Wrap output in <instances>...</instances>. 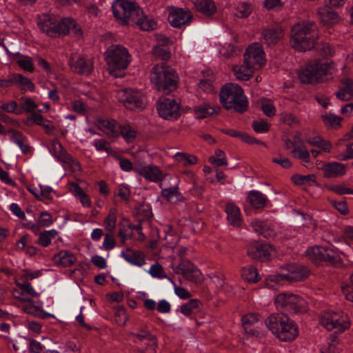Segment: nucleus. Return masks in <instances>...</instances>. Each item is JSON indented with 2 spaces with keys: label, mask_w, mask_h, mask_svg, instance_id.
Returning a JSON list of instances; mask_svg holds the SVG:
<instances>
[{
  "label": "nucleus",
  "mask_w": 353,
  "mask_h": 353,
  "mask_svg": "<svg viewBox=\"0 0 353 353\" xmlns=\"http://www.w3.org/2000/svg\"><path fill=\"white\" fill-rule=\"evenodd\" d=\"M16 63L25 71L32 72L34 70L32 59L30 57L19 55L17 58Z\"/></svg>",
  "instance_id": "obj_49"
},
{
  "label": "nucleus",
  "mask_w": 353,
  "mask_h": 353,
  "mask_svg": "<svg viewBox=\"0 0 353 353\" xmlns=\"http://www.w3.org/2000/svg\"><path fill=\"white\" fill-rule=\"evenodd\" d=\"M178 77L171 68L165 65L154 66L150 73V81L164 94H169L176 88Z\"/></svg>",
  "instance_id": "obj_4"
},
{
  "label": "nucleus",
  "mask_w": 353,
  "mask_h": 353,
  "mask_svg": "<svg viewBox=\"0 0 353 353\" xmlns=\"http://www.w3.org/2000/svg\"><path fill=\"white\" fill-rule=\"evenodd\" d=\"M179 272L183 276L194 283H199L203 280V274L201 271L192 263L189 261H185L179 264Z\"/></svg>",
  "instance_id": "obj_22"
},
{
  "label": "nucleus",
  "mask_w": 353,
  "mask_h": 353,
  "mask_svg": "<svg viewBox=\"0 0 353 353\" xmlns=\"http://www.w3.org/2000/svg\"><path fill=\"white\" fill-rule=\"evenodd\" d=\"M175 160L181 163L183 166H188L195 164L197 162V158L193 155H189L183 152H177L174 156Z\"/></svg>",
  "instance_id": "obj_51"
},
{
  "label": "nucleus",
  "mask_w": 353,
  "mask_h": 353,
  "mask_svg": "<svg viewBox=\"0 0 353 353\" xmlns=\"http://www.w3.org/2000/svg\"><path fill=\"white\" fill-rule=\"evenodd\" d=\"M332 68V65L327 62L310 61L299 70L298 77L303 83H317L331 73Z\"/></svg>",
  "instance_id": "obj_7"
},
{
  "label": "nucleus",
  "mask_w": 353,
  "mask_h": 353,
  "mask_svg": "<svg viewBox=\"0 0 353 353\" xmlns=\"http://www.w3.org/2000/svg\"><path fill=\"white\" fill-rule=\"evenodd\" d=\"M317 15L321 23L327 28L336 26L341 20L338 12L329 6L319 8L317 10Z\"/></svg>",
  "instance_id": "obj_20"
},
{
  "label": "nucleus",
  "mask_w": 353,
  "mask_h": 353,
  "mask_svg": "<svg viewBox=\"0 0 353 353\" xmlns=\"http://www.w3.org/2000/svg\"><path fill=\"white\" fill-rule=\"evenodd\" d=\"M15 84L19 85L23 90H28L31 92L34 90V85L32 81L19 74H14Z\"/></svg>",
  "instance_id": "obj_50"
},
{
  "label": "nucleus",
  "mask_w": 353,
  "mask_h": 353,
  "mask_svg": "<svg viewBox=\"0 0 353 353\" xmlns=\"http://www.w3.org/2000/svg\"><path fill=\"white\" fill-rule=\"evenodd\" d=\"M13 296L15 299L26 303V304L21 307V310L25 313L43 319L47 316V314L43 310L41 305H37L30 299L23 297V293H21L20 296H18L14 293Z\"/></svg>",
  "instance_id": "obj_24"
},
{
  "label": "nucleus",
  "mask_w": 353,
  "mask_h": 353,
  "mask_svg": "<svg viewBox=\"0 0 353 353\" xmlns=\"http://www.w3.org/2000/svg\"><path fill=\"white\" fill-rule=\"evenodd\" d=\"M319 34L315 23H297L291 30V46L300 52L311 50L317 40Z\"/></svg>",
  "instance_id": "obj_1"
},
{
  "label": "nucleus",
  "mask_w": 353,
  "mask_h": 353,
  "mask_svg": "<svg viewBox=\"0 0 353 353\" xmlns=\"http://www.w3.org/2000/svg\"><path fill=\"white\" fill-rule=\"evenodd\" d=\"M192 19V13L189 10L182 8L172 9L168 16L170 23L174 28H181L183 26L190 24Z\"/></svg>",
  "instance_id": "obj_21"
},
{
  "label": "nucleus",
  "mask_w": 353,
  "mask_h": 353,
  "mask_svg": "<svg viewBox=\"0 0 353 353\" xmlns=\"http://www.w3.org/2000/svg\"><path fill=\"white\" fill-rule=\"evenodd\" d=\"M341 101H349L353 98V81L350 79L341 80V85L336 94Z\"/></svg>",
  "instance_id": "obj_30"
},
{
  "label": "nucleus",
  "mask_w": 353,
  "mask_h": 353,
  "mask_svg": "<svg viewBox=\"0 0 353 353\" xmlns=\"http://www.w3.org/2000/svg\"><path fill=\"white\" fill-rule=\"evenodd\" d=\"M274 304L277 310L290 314L303 313L307 310L306 301L298 295L292 293H281L274 299Z\"/></svg>",
  "instance_id": "obj_9"
},
{
  "label": "nucleus",
  "mask_w": 353,
  "mask_h": 353,
  "mask_svg": "<svg viewBox=\"0 0 353 353\" xmlns=\"http://www.w3.org/2000/svg\"><path fill=\"white\" fill-rule=\"evenodd\" d=\"M259 321V315L250 313L242 318V323L246 333L250 335H255L256 331L251 327V325Z\"/></svg>",
  "instance_id": "obj_41"
},
{
  "label": "nucleus",
  "mask_w": 353,
  "mask_h": 353,
  "mask_svg": "<svg viewBox=\"0 0 353 353\" xmlns=\"http://www.w3.org/2000/svg\"><path fill=\"white\" fill-rule=\"evenodd\" d=\"M252 125L254 130L257 133H264L269 130L268 123L263 120L255 121L252 123Z\"/></svg>",
  "instance_id": "obj_64"
},
{
  "label": "nucleus",
  "mask_w": 353,
  "mask_h": 353,
  "mask_svg": "<svg viewBox=\"0 0 353 353\" xmlns=\"http://www.w3.org/2000/svg\"><path fill=\"white\" fill-rule=\"evenodd\" d=\"M225 212L230 223L234 226H239L242 222L240 209L238 206L228 203L225 206Z\"/></svg>",
  "instance_id": "obj_34"
},
{
  "label": "nucleus",
  "mask_w": 353,
  "mask_h": 353,
  "mask_svg": "<svg viewBox=\"0 0 353 353\" xmlns=\"http://www.w3.org/2000/svg\"><path fill=\"white\" fill-rule=\"evenodd\" d=\"M179 104L172 99L163 98L157 105L159 114L167 120H176L180 114Z\"/></svg>",
  "instance_id": "obj_16"
},
{
  "label": "nucleus",
  "mask_w": 353,
  "mask_h": 353,
  "mask_svg": "<svg viewBox=\"0 0 353 353\" xmlns=\"http://www.w3.org/2000/svg\"><path fill=\"white\" fill-rule=\"evenodd\" d=\"M109 73L114 77H121V70L127 68L130 63V54L124 47L119 45L110 46L104 54Z\"/></svg>",
  "instance_id": "obj_5"
},
{
  "label": "nucleus",
  "mask_w": 353,
  "mask_h": 353,
  "mask_svg": "<svg viewBox=\"0 0 353 353\" xmlns=\"http://www.w3.org/2000/svg\"><path fill=\"white\" fill-rule=\"evenodd\" d=\"M252 225L255 232L263 235L265 238L272 237L276 234L274 230L268 222L256 220L253 221Z\"/></svg>",
  "instance_id": "obj_36"
},
{
  "label": "nucleus",
  "mask_w": 353,
  "mask_h": 353,
  "mask_svg": "<svg viewBox=\"0 0 353 353\" xmlns=\"http://www.w3.org/2000/svg\"><path fill=\"white\" fill-rule=\"evenodd\" d=\"M65 28L67 30L65 33H63V36H65L69 33L73 35L77 39H79L82 37L83 32L81 28L76 23L75 21L70 18H65Z\"/></svg>",
  "instance_id": "obj_40"
},
{
  "label": "nucleus",
  "mask_w": 353,
  "mask_h": 353,
  "mask_svg": "<svg viewBox=\"0 0 353 353\" xmlns=\"http://www.w3.org/2000/svg\"><path fill=\"white\" fill-rule=\"evenodd\" d=\"M134 24L137 25L144 31L153 30L157 27V21L153 18L146 16L142 10L141 14L136 18Z\"/></svg>",
  "instance_id": "obj_35"
},
{
  "label": "nucleus",
  "mask_w": 353,
  "mask_h": 353,
  "mask_svg": "<svg viewBox=\"0 0 353 353\" xmlns=\"http://www.w3.org/2000/svg\"><path fill=\"white\" fill-rule=\"evenodd\" d=\"M58 235L57 230L52 229L41 232L38 239V243L43 247L48 246L53 239Z\"/></svg>",
  "instance_id": "obj_48"
},
{
  "label": "nucleus",
  "mask_w": 353,
  "mask_h": 353,
  "mask_svg": "<svg viewBox=\"0 0 353 353\" xmlns=\"http://www.w3.org/2000/svg\"><path fill=\"white\" fill-rule=\"evenodd\" d=\"M325 125L327 127L336 128L340 125L342 118L334 114L329 113L322 116Z\"/></svg>",
  "instance_id": "obj_54"
},
{
  "label": "nucleus",
  "mask_w": 353,
  "mask_h": 353,
  "mask_svg": "<svg viewBox=\"0 0 353 353\" xmlns=\"http://www.w3.org/2000/svg\"><path fill=\"white\" fill-rule=\"evenodd\" d=\"M112 10L117 22L123 26L133 25L136 18L141 14V8L132 0H114Z\"/></svg>",
  "instance_id": "obj_6"
},
{
  "label": "nucleus",
  "mask_w": 353,
  "mask_h": 353,
  "mask_svg": "<svg viewBox=\"0 0 353 353\" xmlns=\"http://www.w3.org/2000/svg\"><path fill=\"white\" fill-rule=\"evenodd\" d=\"M16 284L19 289L32 297L39 296V294L35 291L30 283L28 281L19 282V281H16Z\"/></svg>",
  "instance_id": "obj_60"
},
{
  "label": "nucleus",
  "mask_w": 353,
  "mask_h": 353,
  "mask_svg": "<svg viewBox=\"0 0 353 353\" xmlns=\"http://www.w3.org/2000/svg\"><path fill=\"white\" fill-rule=\"evenodd\" d=\"M121 256L133 265L141 267L146 263L145 254L139 250L127 249L121 252Z\"/></svg>",
  "instance_id": "obj_25"
},
{
  "label": "nucleus",
  "mask_w": 353,
  "mask_h": 353,
  "mask_svg": "<svg viewBox=\"0 0 353 353\" xmlns=\"http://www.w3.org/2000/svg\"><path fill=\"white\" fill-rule=\"evenodd\" d=\"M20 108H22V113L25 111L27 112H33L36 110L38 105L30 98L21 97L20 99Z\"/></svg>",
  "instance_id": "obj_56"
},
{
  "label": "nucleus",
  "mask_w": 353,
  "mask_h": 353,
  "mask_svg": "<svg viewBox=\"0 0 353 353\" xmlns=\"http://www.w3.org/2000/svg\"><path fill=\"white\" fill-rule=\"evenodd\" d=\"M306 254L312 260L327 261L333 264L340 260V252L334 248L312 246L306 250Z\"/></svg>",
  "instance_id": "obj_12"
},
{
  "label": "nucleus",
  "mask_w": 353,
  "mask_h": 353,
  "mask_svg": "<svg viewBox=\"0 0 353 353\" xmlns=\"http://www.w3.org/2000/svg\"><path fill=\"white\" fill-rule=\"evenodd\" d=\"M281 276L289 281H299L305 279L308 276L306 268L299 264H288L282 268Z\"/></svg>",
  "instance_id": "obj_17"
},
{
  "label": "nucleus",
  "mask_w": 353,
  "mask_h": 353,
  "mask_svg": "<svg viewBox=\"0 0 353 353\" xmlns=\"http://www.w3.org/2000/svg\"><path fill=\"white\" fill-rule=\"evenodd\" d=\"M209 162L217 167L227 165L226 154L223 150L217 149L215 150L214 154L209 158Z\"/></svg>",
  "instance_id": "obj_47"
},
{
  "label": "nucleus",
  "mask_w": 353,
  "mask_h": 353,
  "mask_svg": "<svg viewBox=\"0 0 353 353\" xmlns=\"http://www.w3.org/2000/svg\"><path fill=\"white\" fill-rule=\"evenodd\" d=\"M264 41L268 45H274L283 37V31L280 27L265 29L262 32Z\"/></svg>",
  "instance_id": "obj_27"
},
{
  "label": "nucleus",
  "mask_w": 353,
  "mask_h": 353,
  "mask_svg": "<svg viewBox=\"0 0 353 353\" xmlns=\"http://www.w3.org/2000/svg\"><path fill=\"white\" fill-rule=\"evenodd\" d=\"M201 302L198 299H191L188 303L181 305L180 310L185 316H190L201 308Z\"/></svg>",
  "instance_id": "obj_44"
},
{
  "label": "nucleus",
  "mask_w": 353,
  "mask_h": 353,
  "mask_svg": "<svg viewBox=\"0 0 353 353\" xmlns=\"http://www.w3.org/2000/svg\"><path fill=\"white\" fill-rule=\"evenodd\" d=\"M255 70L256 69L254 67H252L250 64L246 63L245 61H244L243 64L235 65L233 68V72L236 78L241 81H248L252 77Z\"/></svg>",
  "instance_id": "obj_29"
},
{
  "label": "nucleus",
  "mask_w": 353,
  "mask_h": 353,
  "mask_svg": "<svg viewBox=\"0 0 353 353\" xmlns=\"http://www.w3.org/2000/svg\"><path fill=\"white\" fill-rule=\"evenodd\" d=\"M119 134H121L127 142L130 143L134 140L137 132L131 126L125 125L119 126Z\"/></svg>",
  "instance_id": "obj_53"
},
{
  "label": "nucleus",
  "mask_w": 353,
  "mask_h": 353,
  "mask_svg": "<svg viewBox=\"0 0 353 353\" xmlns=\"http://www.w3.org/2000/svg\"><path fill=\"white\" fill-rule=\"evenodd\" d=\"M117 98L130 110H143L146 105L144 95L137 90L126 88L121 89L117 92Z\"/></svg>",
  "instance_id": "obj_11"
},
{
  "label": "nucleus",
  "mask_w": 353,
  "mask_h": 353,
  "mask_svg": "<svg viewBox=\"0 0 353 353\" xmlns=\"http://www.w3.org/2000/svg\"><path fill=\"white\" fill-rule=\"evenodd\" d=\"M241 276L248 282L255 283L260 279L256 268L252 265L244 267L241 270Z\"/></svg>",
  "instance_id": "obj_45"
},
{
  "label": "nucleus",
  "mask_w": 353,
  "mask_h": 353,
  "mask_svg": "<svg viewBox=\"0 0 353 353\" xmlns=\"http://www.w3.org/2000/svg\"><path fill=\"white\" fill-rule=\"evenodd\" d=\"M117 223V210L114 208L110 210L107 217L104 220L105 229L107 231L112 232Z\"/></svg>",
  "instance_id": "obj_52"
},
{
  "label": "nucleus",
  "mask_w": 353,
  "mask_h": 353,
  "mask_svg": "<svg viewBox=\"0 0 353 353\" xmlns=\"http://www.w3.org/2000/svg\"><path fill=\"white\" fill-rule=\"evenodd\" d=\"M291 153L294 157L301 160L304 163L310 162V152L303 145V143L294 146Z\"/></svg>",
  "instance_id": "obj_43"
},
{
  "label": "nucleus",
  "mask_w": 353,
  "mask_h": 353,
  "mask_svg": "<svg viewBox=\"0 0 353 353\" xmlns=\"http://www.w3.org/2000/svg\"><path fill=\"white\" fill-rule=\"evenodd\" d=\"M134 336L137 337L140 341H142L143 339L148 340L150 342V343L148 344V345L152 347L154 351L155 352L156 347L157 346V342L154 336L145 330H141V332L137 334H134Z\"/></svg>",
  "instance_id": "obj_58"
},
{
  "label": "nucleus",
  "mask_w": 353,
  "mask_h": 353,
  "mask_svg": "<svg viewBox=\"0 0 353 353\" xmlns=\"http://www.w3.org/2000/svg\"><path fill=\"white\" fill-rule=\"evenodd\" d=\"M321 325L327 330L342 333L350 328L351 321L347 314L343 311H325L320 320Z\"/></svg>",
  "instance_id": "obj_8"
},
{
  "label": "nucleus",
  "mask_w": 353,
  "mask_h": 353,
  "mask_svg": "<svg viewBox=\"0 0 353 353\" xmlns=\"http://www.w3.org/2000/svg\"><path fill=\"white\" fill-rule=\"evenodd\" d=\"M252 12L250 4L242 2L236 7V15L239 18L248 17Z\"/></svg>",
  "instance_id": "obj_61"
},
{
  "label": "nucleus",
  "mask_w": 353,
  "mask_h": 353,
  "mask_svg": "<svg viewBox=\"0 0 353 353\" xmlns=\"http://www.w3.org/2000/svg\"><path fill=\"white\" fill-rule=\"evenodd\" d=\"M169 179L174 181V184L170 187H167L165 183H162L161 187L162 188L163 196L170 202H175L179 199L180 196L178 190V181L176 178L172 176H168Z\"/></svg>",
  "instance_id": "obj_28"
},
{
  "label": "nucleus",
  "mask_w": 353,
  "mask_h": 353,
  "mask_svg": "<svg viewBox=\"0 0 353 353\" xmlns=\"http://www.w3.org/2000/svg\"><path fill=\"white\" fill-rule=\"evenodd\" d=\"M95 125L109 137L119 136V125L115 120L107 118L97 117L94 121Z\"/></svg>",
  "instance_id": "obj_23"
},
{
  "label": "nucleus",
  "mask_w": 353,
  "mask_h": 353,
  "mask_svg": "<svg viewBox=\"0 0 353 353\" xmlns=\"http://www.w3.org/2000/svg\"><path fill=\"white\" fill-rule=\"evenodd\" d=\"M148 273L153 278H158L161 279L168 278L162 265L159 263H155L152 265L150 270L148 271Z\"/></svg>",
  "instance_id": "obj_55"
},
{
  "label": "nucleus",
  "mask_w": 353,
  "mask_h": 353,
  "mask_svg": "<svg viewBox=\"0 0 353 353\" xmlns=\"http://www.w3.org/2000/svg\"><path fill=\"white\" fill-rule=\"evenodd\" d=\"M196 10L203 14L210 17L216 11V7L213 0H194Z\"/></svg>",
  "instance_id": "obj_31"
},
{
  "label": "nucleus",
  "mask_w": 353,
  "mask_h": 353,
  "mask_svg": "<svg viewBox=\"0 0 353 353\" xmlns=\"http://www.w3.org/2000/svg\"><path fill=\"white\" fill-rule=\"evenodd\" d=\"M220 101L227 110L243 112L248 108V100L243 89L237 84L227 83L220 91Z\"/></svg>",
  "instance_id": "obj_3"
},
{
  "label": "nucleus",
  "mask_w": 353,
  "mask_h": 353,
  "mask_svg": "<svg viewBox=\"0 0 353 353\" xmlns=\"http://www.w3.org/2000/svg\"><path fill=\"white\" fill-rule=\"evenodd\" d=\"M69 190L77 198L83 207L89 208L91 205L90 196L83 190V189L76 183L72 182L68 185Z\"/></svg>",
  "instance_id": "obj_32"
},
{
  "label": "nucleus",
  "mask_w": 353,
  "mask_h": 353,
  "mask_svg": "<svg viewBox=\"0 0 353 353\" xmlns=\"http://www.w3.org/2000/svg\"><path fill=\"white\" fill-rule=\"evenodd\" d=\"M248 201L254 208H262L265 207L267 198L261 192L252 190L249 192Z\"/></svg>",
  "instance_id": "obj_38"
},
{
  "label": "nucleus",
  "mask_w": 353,
  "mask_h": 353,
  "mask_svg": "<svg viewBox=\"0 0 353 353\" xmlns=\"http://www.w3.org/2000/svg\"><path fill=\"white\" fill-rule=\"evenodd\" d=\"M284 280L281 274L269 276L265 282V285L269 289L276 290L280 286V282Z\"/></svg>",
  "instance_id": "obj_59"
},
{
  "label": "nucleus",
  "mask_w": 353,
  "mask_h": 353,
  "mask_svg": "<svg viewBox=\"0 0 353 353\" xmlns=\"http://www.w3.org/2000/svg\"><path fill=\"white\" fill-rule=\"evenodd\" d=\"M194 114L196 118L203 119L216 112L214 107L208 103H203L196 105L194 108Z\"/></svg>",
  "instance_id": "obj_42"
},
{
  "label": "nucleus",
  "mask_w": 353,
  "mask_h": 353,
  "mask_svg": "<svg viewBox=\"0 0 353 353\" xmlns=\"http://www.w3.org/2000/svg\"><path fill=\"white\" fill-rule=\"evenodd\" d=\"M76 260L77 259L74 254L66 250L59 251L53 258L54 263L56 265L63 267H70L72 265Z\"/></svg>",
  "instance_id": "obj_26"
},
{
  "label": "nucleus",
  "mask_w": 353,
  "mask_h": 353,
  "mask_svg": "<svg viewBox=\"0 0 353 353\" xmlns=\"http://www.w3.org/2000/svg\"><path fill=\"white\" fill-rule=\"evenodd\" d=\"M70 65L72 71L85 76L90 74L94 68L91 59L77 54L70 57Z\"/></svg>",
  "instance_id": "obj_18"
},
{
  "label": "nucleus",
  "mask_w": 353,
  "mask_h": 353,
  "mask_svg": "<svg viewBox=\"0 0 353 353\" xmlns=\"http://www.w3.org/2000/svg\"><path fill=\"white\" fill-rule=\"evenodd\" d=\"M116 194L124 201H128L130 196L129 186L125 184L120 185L117 189Z\"/></svg>",
  "instance_id": "obj_63"
},
{
  "label": "nucleus",
  "mask_w": 353,
  "mask_h": 353,
  "mask_svg": "<svg viewBox=\"0 0 353 353\" xmlns=\"http://www.w3.org/2000/svg\"><path fill=\"white\" fill-rule=\"evenodd\" d=\"M65 23V19L59 21L57 17L46 14L39 18L37 24L43 32L51 37H58L66 32Z\"/></svg>",
  "instance_id": "obj_10"
},
{
  "label": "nucleus",
  "mask_w": 353,
  "mask_h": 353,
  "mask_svg": "<svg viewBox=\"0 0 353 353\" xmlns=\"http://www.w3.org/2000/svg\"><path fill=\"white\" fill-rule=\"evenodd\" d=\"M261 110L268 117H272L276 113V109L272 101L268 99L261 101Z\"/></svg>",
  "instance_id": "obj_62"
},
{
  "label": "nucleus",
  "mask_w": 353,
  "mask_h": 353,
  "mask_svg": "<svg viewBox=\"0 0 353 353\" xmlns=\"http://www.w3.org/2000/svg\"><path fill=\"white\" fill-rule=\"evenodd\" d=\"M265 323L272 333L281 341H292L299 334L296 323L283 314H272L266 319Z\"/></svg>",
  "instance_id": "obj_2"
},
{
  "label": "nucleus",
  "mask_w": 353,
  "mask_h": 353,
  "mask_svg": "<svg viewBox=\"0 0 353 353\" xmlns=\"http://www.w3.org/2000/svg\"><path fill=\"white\" fill-rule=\"evenodd\" d=\"M244 61L256 70L261 68L266 62L262 46L258 43L249 46L244 54Z\"/></svg>",
  "instance_id": "obj_14"
},
{
  "label": "nucleus",
  "mask_w": 353,
  "mask_h": 353,
  "mask_svg": "<svg viewBox=\"0 0 353 353\" xmlns=\"http://www.w3.org/2000/svg\"><path fill=\"white\" fill-rule=\"evenodd\" d=\"M50 152L55 158L65 163L73 172H78L81 170L79 163L63 149L62 145L58 141L54 140L52 142Z\"/></svg>",
  "instance_id": "obj_13"
},
{
  "label": "nucleus",
  "mask_w": 353,
  "mask_h": 353,
  "mask_svg": "<svg viewBox=\"0 0 353 353\" xmlns=\"http://www.w3.org/2000/svg\"><path fill=\"white\" fill-rule=\"evenodd\" d=\"M134 171L150 182L158 183L169 175L165 174L157 165L136 163Z\"/></svg>",
  "instance_id": "obj_15"
},
{
  "label": "nucleus",
  "mask_w": 353,
  "mask_h": 353,
  "mask_svg": "<svg viewBox=\"0 0 353 353\" xmlns=\"http://www.w3.org/2000/svg\"><path fill=\"white\" fill-rule=\"evenodd\" d=\"M292 180L298 185H313L316 183V176L314 174H295L292 176Z\"/></svg>",
  "instance_id": "obj_46"
},
{
  "label": "nucleus",
  "mask_w": 353,
  "mask_h": 353,
  "mask_svg": "<svg viewBox=\"0 0 353 353\" xmlns=\"http://www.w3.org/2000/svg\"><path fill=\"white\" fill-rule=\"evenodd\" d=\"M305 141L312 145L321 148L323 151L329 152L332 148V144L330 141L323 139L320 136L307 137Z\"/></svg>",
  "instance_id": "obj_39"
},
{
  "label": "nucleus",
  "mask_w": 353,
  "mask_h": 353,
  "mask_svg": "<svg viewBox=\"0 0 353 353\" xmlns=\"http://www.w3.org/2000/svg\"><path fill=\"white\" fill-rule=\"evenodd\" d=\"M223 132L230 137L239 138L241 141L248 144H260L265 145L263 141H259L245 132L237 131L234 129L225 130H223Z\"/></svg>",
  "instance_id": "obj_37"
},
{
  "label": "nucleus",
  "mask_w": 353,
  "mask_h": 353,
  "mask_svg": "<svg viewBox=\"0 0 353 353\" xmlns=\"http://www.w3.org/2000/svg\"><path fill=\"white\" fill-rule=\"evenodd\" d=\"M324 174L327 177H337L345 173V167L343 164L332 162L323 165Z\"/></svg>",
  "instance_id": "obj_33"
},
{
  "label": "nucleus",
  "mask_w": 353,
  "mask_h": 353,
  "mask_svg": "<svg viewBox=\"0 0 353 353\" xmlns=\"http://www.w3.org/2000/svg\"><path fill=\"white\" fill-rule=\"evenodd\" d=\"M274 252V250L270 245L261 244L258 242L250 244L247 251L248 255L250 257L261 261L269 260Z\"/></svg>",
  "instance_id": "obj_19"
},
{
  "label": "nucleus",
  "mask_w": 353,
  "mask_h": 353,
  "mask_svg": "<svg viewBox=\"0 0 353 353\" xmlns=\"http://www.w3.org/2000/svg\"><path fill=\"white\" fill-rule=\"evenodd\" d=\"M0 108L8 113L18 115L22 114V108H20L15 101H10L9 102L2 103Z\"/></svg>",
  "instance_id": "obj_57"
}]
</instances>
